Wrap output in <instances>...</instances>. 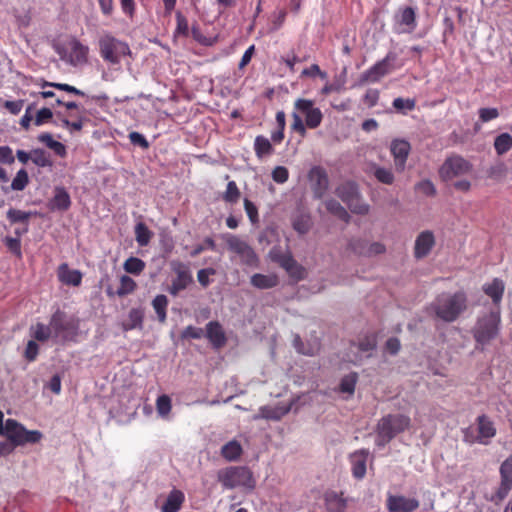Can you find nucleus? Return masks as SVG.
Masks as SVG:
<instances>
[{
	"instance_id": "1",
	"label": "nucleus",
	"mask_w": 512,
	"mask_h": 512,
	"mask_svg": "<svg viewBox=\"0 0 512 512\" xmlns=\"http://www.w3.org/2000/svg\"><path fill=\"white\" fill-rule=\"evenodd\" d=\"M468 298L465 292L442 293L438 295L427 308L428 313L436 318L451 323L466 311Z\"/></svg>"
},
{
	"instance_id": "2",
	"label": "nucleus",
	"mask_w": 512,
	"mask_h": 512,
	"mask_svg": "<svg viewBox=\"0 0 512 512\" xmlns=\"http://www.w3.org/2000/svg\"><path fill=\"white\" fill-rule=\"evenodd\" d=\"M410 417L404 414H387L376 425L375 444L379 448L385 447L398 434L410 426Z\"/></svg>"
},
{
	"instance_id": "3",
	"label": "nucleus",
	"mask_w": 512,
	"mask_h": 512,
	"mask_svg": "<svg viewBox=\"0 0 512 512\" xmlns=\"http://www.w3.org/2000/svg\"><path fill=\"white\" fill-rule=\"evenodd\" d=\"M501 313L493 310L477 318L472 329L474 340L481 345H487L494 340L500 332Z\"/></svg>"
},
{
	"instance_id": "4",
	"label": "nucleus",
	"mask_w": 512,
	"mask_h": 512,
	"mask_svg": "<svg viewBox=\"0 0 512 512\" xmlns=\"http://www.w3.org/2000/svg\"><path fill=\"white\" fill-rule=\"evenodd\" d=\"M98 46L102 59L111 65H119L124 56L131 55L128 43L110 33H104L99 38Z\"/></svg>"
},
{
	"instance_id": "5",
	"label": "nucleus",
	"mask_w": 512,
	"mask_h": 512,
	"mask_svg": "<svg viewBox=\"0 0 512 512\" xmlns=\"http://www.w3.org/2000/svg\"><path fill=\"white\" fill-rule=\"evenodd\" d=\"M217 478L225 489L253 488L255 485L252 472L247 467L242 466L222 469L218 472Z\"/></svg>"
},
{
	"instance_id": "6",
	"label": "nucleus",
	"mask_w": 512,
	"mask_h": 512,
	"mask_svg": "<svg viewBox=\"0 0 512 512\" xmlns=\"http://www.w3.org/2000/svg\"><path fill=\"white\" fill-rule=\"evenodd\" d=\"M4 435L16 446L37 443L43 436L38 430H27L24 425L14 419H7L5 421Z\"/></svg>"
},
{
	"instance_id": "7",
	"label": "nucleus",
	"mask_w": 512,
	"mask_h": 512,
	"mask_svg": "<svg viewBox=\"0 0 512 512\" xmlns=\"http://www.w3.org/2000/svg\"><path fill=\"white\" fill-rule=\"evenodd\" d=\"M336 195L356 214L366 215L369 205L362 201L358 186L354 182H345L337 187Z\"/></svg>"
},
{
	"instance_id": "8",
	"label": "nucleus",
	"mask_w": 512,
	"mask_h": 512,
	"mask_svg": "<svg viewBox=\"0 0 512 512\" xmlns=\"http://www.w3.org/2000/svg\"><path fill=\"white\" fill-rule=\"evenodd\" d=\"M55 342L74 341L78 334V326L72 320H66L65 314L57 310L50 318Z\"/></svg>"
},
{
	"instance_id": "9",
	"label": "nucleus",
	"mask_w": 512,
	"mask_h": 512,
	"mask_svg": "<svg viewBox=\"0 0 512 512\" xmlns=\"http://www.w3.org/2000/svg\"><path fill=\"white\" fill-rule=\"evenodd\" d=\"M228 249L240 257L241 263L250 266L258 267L259 258L254 249L240 237L228 234L225 238Z\"/></svg>"
},
{
	"instance_id": "10",
	"label": "nucleus",
	"mask_w": 512,
	"mask_h": 512,
	"mask_svg": "<svg viewBox=\"0 0 512 512\" xmlns=\"http://www.w3.org/2000/svg\"><path fill=\"white\" fill-rule=\"evenodd\" d=\"M170 267L175 277L167 288L170 295L176 297L181 291L187 289L193 283V275L189 266L179 260L170 262Z\"/></svg>"
},
{
	"instance_id": "11",
	"label": "nucleus",
	"mask_w": 512,
	"mask_h": 512,
	"mask_svg": "<svg viewBox=\"0 0 512 512\" xmlns=\"http://www.w3.org/2000/svg\"><path fill=\"white\" fill-rule=\"evenodd\" d=\"M393 31L396 34H410L417 27L416 8L400 6L393 15Z\"/></svg>"
},
{
	"instance_id": "12",
	"label": "nucleus",
	"mask_w": 512,
	"mask_h": 512,
	"mask_svg": "<svg viewBox=\"0 0 512 512\" xmlns=\"http://www.w3.org/2000/svg\"><path fill=\"white\" fill-rule=\"evenodd\" d=\"M472 165L469 161L459 155H451L446 158L439 169V175L444 181L451 180L469 173Z\"/></svg>"
},
{
	"instance_id": "13",
	"label": "nucleus",
	"mask_w": 512,
	"mask_h": 512,
	"mask_svg": "<svg viewBox=\"0 0 512 512\" xmlns=\"http://www.w3.org/2000/svg\"><path fill=\"white\" fill-rule=\"evenodd\" d=\"M294 108L305 117V124L310 129L317 128L323 119V114L310 99L299 98L294 103Z\"/></svg>"
},
{
	"instance_id": "14",
	"label": "nucleus",
	"mask_w": 512,
	"mask_h": 512,
	"mask_svg": "<svg viewBox=\"0 0 512 512\" xmlns=\"http://www.w3.org/2000/svg\"><path fill=\"white\" fill-rule=\"evenodd\" d=\"M393 58L388 54L382 60L376 62L372 67L363 72L359 79V84L375 83L390 72V62Z\"/></svg>"
},
{
	"instance_id": "15",
	"label": "nucleus",
	"mask_w": 512,
	"mask_h": 512,
	"mask_svg": "<svg viewBox=\"0 0 512 512\" xmlns=\"http://www.w3.org/2000/svg\"><path fill=\"white\" fill-rule=\"evenodd\" d=\"M308 179L311 183L314 197L321 199L329 186V179L325 169L320 166L312 167L308 173Z\"/></svg>"
},
{
	"instance_id": "16",
	"label": "nucleus",
	"mask_w": 512,
	"mask_h": 512,
	"mask_svg": "<svg viewBox=\"0 0 512 512\" xmlns=\"http://www.w3.org/2000/svg\"><path fill=\"white\" fill-rule=\"evenodd\" d=\"M411 150L410 143L404 139H394L390 145V151L394 158V164L398 172H403Z\"/></svg>"
},
{
	"instance_id": "17",
	"label": "nucleus",
	"mask_w": 512,
	"mask_h": 512,
	"mask_svg": "<svg viewBox=\"0 0 512 512\" xmlns=\"http://www.w3.org/2000/svg\"><path fill=\"white\" fill-rule=\"evenodd\" d=\"M386 505L389 512H413L419 507V501L404 495H389Z\"/></svg>"
},
{
	"instance_id": "18",
	"label": "nucleus",
	"mask_w": 512,
	"mask_h": 512,
	"mask_svg": "<svg viewBox=\"0 0 512 512\" xmlns=\"http://www.w3.org/2000/svg\"><path fill=\"white\" fill-rule=\"evenodd\" d=\"M476 424L479 444H490L497 432L494 422L487 415L482 414L476 418Z\"/></svg>"
},
{
	"instance_id": "19",
	"label": "nucleus",
	"mask_w": 512,
	"mask_h": 512,
	"mask_svg": "<svg viewBox=\"0 0 512 512\" xmlns=\"http://www.w3.org/2000/svg\"><path fill=\"white\" fill-rule=\"evenodd\" d=\"M501 482L496 497L503 500L512 489V458H507L500 466Z\"/></svg>"
},
{
	"instance_id": "20",
	"label": "nucleus",
	"mask_w": 512,
	"mask_h": 512,
	"mask_svg": "<svg viewBox=\"0 0 512 512\" xmlns=\"http://www.w3.org/2000/svg\"><path fill=\"white\" fill-rule=\"evenodd\" d=\"M434 245L435 238L433 233L429 230L421 232L415 240L414 256L417 259L426 257Z\"/></svg>"
},
{
	"instance_id": "21",
	"label": "nucleus",
	"mask_w": 512,
	"mask_h": 512,
	"mask_svg": "<svg viewBox=\"0 0 512 512\" xmlns=\"http://www.w3.org/2000/svg\"><path fill=\"white\" fill-rule=\"evenodd\" d=\"M206 337L216 349L223 347L227 341L225 332L218 321H210L206 324Z\"/></svg>"
},
{
	"instance_id": "22",
	"label": "nucleus",
	"mask_w": 512,
	"mask_h": 512,
	"mask_svg": "<svg viewBox=\"0 0 512 512\" xmlns=\"http://www.w3.org/2000/svg\"><path fill=\"white\" fill-rule=\"evenodd\" d=\"M482 290L485 295L491 298L495 306H499L503 299L505 283L500 278H494L491 282L483 284Z\"/></svg>"
},
{
	"instance_id": "23",
	"label": "nucleus",
	"mask_w": 512,
	"mask_h": 512,
	"mask_svg": "<svg viewBox=\"0 0 512 512\" xmlns=\"http://www.w3.org/2000/svg\"><path fill=\"white\" fill-rule=\"evenodd\" d=\"M368 450L361 449L350 455L351 471L355 478L362 479L366 474Z\"/></svg>"
},
{
	"instance_id": "24",
	"label": "nucleus",
	"mask_w": 512,
	"mask_h": 512,
	"mask_svg": "<svg viewBox=\"0 0 512 512\" xmlns=\"http://www.w3.org/2000/svg\"><path fill=\"white\" fill-rule=\"evenodd\" d=\"M49 208L52 211H66L71 206V198L64 187H56L54 195L49 201Z\"/></svg>"
},
{
	"instance_id": "25",
	"label": "nucleus",
	"mask_w": 512,
	"mask_h": 512,
	"mask_svg": "<svg viewBox=\"0 0 512 512\" xmlns=\"http://www.w3.org/2000/svg\"><path fill=\"white\" fill-rule=\"evenodd\" d=\"M292 408V403L288 405H277L275 407L271 406H262L259 408V416L260 418L268 419V420H280L286 414L290 412Z\"/></svg>"
},
{
	"instance_id": "26",
	"label": "nucleus",
	"mask_w": 512,
	"mask_h": 512,
	"mask_svg": "<svg viewBox=\"0 0 512 512\" xmlns=\"http://www.w3.org/2000/svg\"><path fill=\"white\" fill-rule=\"evenodd\" d=\"M29 184V175L26 169L22 168L17 171L10 185H2L1 190L4 194L11 191H23Z\"/></svg>"
},
{
	"instance_id": "27",
	"label": "nucleus",
	"mask_w": 512,
	"mask_h": 512,
	"mask_svg": "<svg viewBox=\"0 0 512 512\" xmlns=\"http://www.w3.org/2000/svg\"><path fill=\"white\" fill-rule=\"evenodd\" d=\"M58 277L62 283L71 286H79L82 281V273L76 269H69L66 263L59 266Z\"/></svg>"
},
{
	"instance_id": "28",
	"label": "nucleus",
	"mask_w": 512,
	"mask_h": 512,
	"mask_svg": "<svg viewBox=\"0 0 512 512\" xmlns=\"http://www.w3.org/2000/svg\"><path fill=\"white\" fill-rule=\"evenodd\" d=\"M69 47L71 50V63L74 65L82 64L87 61V56L89 53L88 46L82 44L78 39L73 38L69 42Z\"/></svg>"
},
{
	"instance_id": "29",
	"label": "nucleus",
	"mask_w": 512,
	"mask_h": 512,
	"mask_svg": "<svg viewBox=\"0 0 512 512\" xmlns=\"http://www.w3.org/2000/svg\"><path fill=\"white\" fill-rule=\"evenodd\" d=\"M184 493L178 489H173L167 496V499L161 507V512H178L184 502Z\"/></svg>"
},
{
	"instance_id": "30",
	"label": "nucleus",
	"mask_w": 512,
	"mask_h": 512,
	"mask_svg": "<svg viewBox=\"0 0 512 512\" xmlns=\"http://www.w3.org/2000/svg\"><path fill=\"white\" fill-rule=\"evenodd\" d=\"M29 332L30 336L35 341L46 342L53 338V329L50 323L46 325L38 322L29 328Z\"/></svg>"
},
{
	"instance_id": "31",
	"label": "nucleus",
	"mask_w": 512,
	"mask_h": 512,
	"mask_svg": "<svg viewBox=\"0 0 512 512\" xmlns=\"http://www.w3.org/2000/svg\"><path fill=\"white\" fill-rule=\"evenodd\" d=\"M278 277L275 274L256 273L251 276L250 283L258 289H270L278 285Z\"/></svg>"
},
{
	"instance_id": "32",
	"label": "nucleus",
	"mask_w": 512,
	"mask_h": 512,
	"mask_svg": "<svg viewBox=\"0 0 512 512\" xmlns=\"http://www.w3.org/2000/svg\"><path fill=\"white\" fill-rule=\"evenodd\" d=\"M325 504L328 512H343L346 507L345 500L335 492L326 494Z\"/></svg>"
},
{
	"instance_id": "33",
	"label": "nucleus",
	"mask_w": 512,
	"mask_h": 512,
	"mask_svg": "<svg viewBox=\"0 0 512 512\" xmlns=\"http://www.w3.org/2000/svg\"><path fill=\"white\" fill-rule=\"evenodd\" d=\"M292 226L299 234H306L312 226L311 216L308 213L295 215L292 219Z\"/></svg>"
},
{
	"instance_id": "34",
	"label": "nucleus",
	"mask_w": 512,
	"mask_h": 512,
	"mask_svg": "<svg viewBox=\"0 0 512 512\" xmlns=\"http://www.w3.org/2000/svg\"><path fill=\"white\" fill-rule=\"evenodd\" d=\"M135 239L139 246H147L153 236V232L146 226L145 223L139 222L135 225Z\"/></svg>"
},
{
	"instance_id": "35",
	"label": "nucleus",
	"mask_w": 512,
	"mask_h": 512,
	"mask_svg": "<svg viewBox=\"0 0 512 512\" xmlns=\"http://www.w3.org/2000/svg\"><path fill=\"white\" fill-rule=\"evenodd\" d=\"M38 140L44 143L48 148L52 149L57 155L64 156L66 154L65 145L53 139L50 133H41Z\"/></svg>"
},
{
	"instance_id": "36",
	"label": "nucleus",
	"mask_w": 512,
	"mask_h": 512,
	"mask_svg": "<svg viewBox=\"0 0 512 512\" xmlns=\"http://www.w3.org/2000/svg\"><path fill=\"white\" fill-rule=\"evenodd\" d=\"M326 209L339 219L349 222L350 215L346 209L335 199H328L324 202Z\"/></svg>"
},
{
	"instance_id": "37",
	"label": "nucleus",
	"mask_w": 512,
	"mask_h": 512,
	"mask_svg": "<svg viewBox=\"0 0 512 512\" xmlns=\"http://www.w3.org/2000/svg\"><path fill=\"white\" fill-rule=\"evenodd\" d=\"M152 306L157 314L158 320L164 323L167 318L168 299L165 295L159 294L152 300Z\"/></svg>"
},
{
	"instance_id": "38",
	"label": "nucleus",
	"mask_w": 512,
	"mask_h": 512,
	"mask_svg": "<svg viewBox=\"0 0 512 512\" xmlns=\"http://www.w3.org/2000/svg\"><path fill=\"white\" fill-rule=\"evenodd\" d=\"M512 148V136L509 133H501L494 140V149L498 155L506 154Z\"/></svg>"
},
{
	"instance_id": "39",
	"label": "nucleus",
	"mask_w": 512,
	"mask_h": 512,
	"mask_svg": "<svg viewBox=\"0 0 512 512\" xmlns=\"http://www.w3.org/2000/svg\"><path fill=\"white\" fill-rule=\"evenodd\" d=\"M254 150L258 158L270 155L273 152V148L269 139L262 135H259L255 138Z\"/></svg>"
},
{
	"instance_id": "40",
	"label": "nucleus",
	"mask_w": 512,
	"mask_h": 512,
	"mask_svg": "<svg viewBox=\"0 0 512 512\" xmlns=\"http://www.w3.org/2000/svg\"><path fill=\"white\" fill-rule=\"evenodd\" d=\"M222 456L229 460V461H234L236 459H238L242 453V447L241 445L233 440V441H230L228 443H226L223 447H222Z\"/></svg>"
},
{
	"instance_id": "41",
	"label": "nucleus",
	"mask_w": 512,
	"mask_h": 512,
	"mask_svg": "<svg viewBox=\"0 0 512 512\" xmlns=\"http://www.w3.org/2000/svg\"><path fill=\"white\" fill-rule=\"evenodd\" d=\"M31 216L32 212L22 211L15 208H10L6 213V217L11 224L23 223L28 225Z\"/></svg>"
},
{
	"instance_id": "42",
	"label": "nucleus",
	"mask_w": 512,
	"mask_h": 512,
	"mask_svg": "<svg viewBox=\"0 0 512 512\" xmlns=\"http://www.w3.org/2000/svg\"><path fill=\"white\" fill-rule=\"evenodd\" d=\"M373 175L380 183L386 185H392L395 180V176L390 168L379 165L373 166Z\"/></svg>"
},
{
	"instance_id": "43",
	"label": "nucleus",
	"mask_w": 512,
	"mask_h": 512,
	"mask_svg": "<svg viewBox=\"0 0 512 512\" xmlns=\"http://www.w3.org/2000/svg\"><path fill=\"white\" fill-rule=\"evenodd\" d=\"M31 161L38 167H50L52 166V161L50 159L49 153H47L44 149H33L31 151Z\"/></svg>"
},
{
	"instance_id": "44",
	"label": "nucleus",
	"mask_w": 512,
	"mask_h": 512,
	"mask_svg": "<svg viewBox=\"0 0 512 512\" xmlns=\"http://www.w3.org/2000/svg\"><path fill=\"white\" fill-rule=\"evenodd\" d=\"M357 380H358V375L355 372H351V373L345 375L340 381V386H339L340 392L352 395L355 391Z\"/></svg>"
},
{
	"instance_id": "45",
	"label": "nucleus",
	"mask_w": 512,
	"mask_h": 512,
	"mask_svg": "<svg viewBox=\"0 0 512 512\" xmlns=\"http://www.w3.org/2000/svg\"><path fill=\"white\" fill-rule=\"evenodd\" d=\"M240 190L235 181H229L225 192L222 195V199L229 204H235L240 199Z\"/></svg>"
},
{
	"instance_id": "46",
	"label": "nucleus",
	"mask_w": 512,
	"mask_h": 512,
	"mask_svg": "<svg viewBox=\"0 0 512 512\" xmlns=\"http://www.w3.org/2000/svg\"><path fill=\"white\" fill-rule=\"evenodd\" d=\"M145 262L137 257H129L124 262V270L130 274L139 275L145 269Z\"/></svg>"
},
{
	"instance_id": "47",
	"label": "nucleus",
	"mask_w": 512,
	"mask_h": 512,
	"mask_svg": "<svg viewBox=\"0 0 512 512\" xmlns=\"http://www.w3.org/2000/svg\"><path fill=\"white\" fill-rule=\"evenodd\" d=\"M143 313L140 309L133 308L128 314V323L124 325V330H132L142 326Z\"/></svg>"
},
{
	"instance_id": "48",
	"label": "nucleus",
	"mask_w": 512,
	"mask_h": 512,
	"mask_svg": "<svg viewBox=\"0 0 512 512\" xmlns=\"http://www.w3.org/2000/svg\"><path fill=\"white\" fill-rule=\"evenodd\" d=\"M171 399L168 395H161L156 400V410L159 416L166 417L171 411Z\"/></svg>"
},
{
	"instance_id": "49",
	"label": "nucleus",
	"mask_w": 512,
	"mask_h": 512,
	"mask_svg": "<svg viewBox=\"0 0 512 512\" xmlns=\"http://www.w3.org/2000/svg\"><path fill=\"white\" fill-rule=\"evenodd\" d=\"M136 288V283L135 281L127 276V275H123L120 279V286L117 290V294L119 296H124V295H127V294H130L132 293Z\"/></svg>"
},
{
	"instance_id": "50",
	"label": "nucleus",
	"mask_w": 512,
	"mask_h": 512,
	"mask_svg": "<svg viewBox=\"0 0 512 512\" xmlns=\"http://www.w3.org/2000/svg\"><path fill=\"white\" fill-rule=\"evenodd\" d=\"M176 21L175 35L187 37L189 35L188 20L180 11L176 12Z\"/></svg>"
},
{
	"instance_id": "51",
	"label": "nucleus",
	"mask_w": 512,
	"mask_h": 512,
	"mask_svg": "<svg viewBox=\"0 0 512 512\" xmlns=\"http://www.w3.org/2000/svg\"><path fill=\"white\" fill-rule=\"evenodd\" d=\"M42 87H54L56 89H59V90H62V91H66V92H69V93H72V94H75V95H78V96H84V92L77 89L76 87L72 86V85H69V84H66V83H55V82H47L45 81L43 84H42Z\"/></svg>"
},
{
	"instance_id": "52",
	"label": "nucleus",
	"mask_w": 512,
	"mask_h": 512,
	"mask_svg": "<svg viewBox=\"0 0 512 512\" xmlns=\"http://www.w3.org/2000/svg\"><path fill=\"white\" fill-rule=\"evenodd\" d=\"M350 249L357 255L366 256L369 243L363 239H352L349 242Z\"/></svg>"
},
{
	"instance_id": "53",
	"label": "nucleus",
	"mask_w": 512,
	"mask_h": 512,
	"mask_svg": "<svg viewBox=\"0 0 512 512\" xmlns=\"http://www.w3.org/2000/svg\"><path fill=\"white\" fill-rule=\"evenodd\" d=\"M39 354V345L37 342L33 339L29 340L27 342L25 351H24V357L27 361L33 362L36 360L37 356Z\"/></svg>"
},
{
	"instance_id": "54",
	"label": "nucleus",
	"mask_w": 512,
	"mask_h": 512,
	"mask_svg": "<svg viewBox=\"0 0 512 512\" xmlns=\"http://www.w3.org/2000/svg\"><path fill=\"white\" fill-rule=\"evenodd\" d=\"M128 138L134 146H138L144 150L149 148V142L145 138V136L137 131H132L129 133Z\"/></svg>"
},
{
	"instance_id": "55",
	"label": "nucleus",
	"mask_w": 512,
	"mask_h": 512,
	"mask_svg": "<svg viewBox=\"0 0 512 512\" xmlns=\"http://www.w3.org/2000/svg\"><path fill=\"white\" fill-rule=\"evenodd\" d=\"M244 209L252 224H256L259 221L258 209L256 205L249 199H244Z\"/></svg>"
},
{
	"instance_id": "56",
	"label": "nucleus",
	"mask_w": 512,
	"mask_h": 512,
	"mask_svg": "<svg viewBox=\"0 0 512 512\" xmlns=\"http://www.w3.org/2000/svg\"><path fill=\"white\" fill-rule=\"evenodd\" d=\"M393 107L398 111H411L415 108V100L409 98L403 99L401 97H398L393 100Z\"/></svg>"
},
{
	"instance_id": "57",
	"label": "nucleus",
	"mask_w": 512,
	"mask_h": 512,
	"mask_svg": "<svg viewBox=\"0 0 512 512\" xmlns=\"http://www.w3.org/2000/svg\"><path fill=\"white\" fill-rule=\"evenodd\" d=\"M293 122L291 125V128L298 132L301 136H304L306 134V124L303 122L301 115L298 111H294L292 113Z\"/></svg>"
},
{
	"instance_id": "58",
	"label": "nucleus",
	"mask_w": 512,
	"mask_h": 512,
	"mask_svg": "<svg viewBox=\"0 0 512 512\" xmlns=\"http://www.w3.org/2000/svg\"><path fill=\"white\" fill-rule=\"evenodd\" d=\"M415 188L426 196H434L436 194V188L434 184L428 179L417 183Z\"/></svg>"
},
{
	"instance_id": "59",
	"label": "nucleus",
	"mask_w": 512,
	"mask_h": 512,
	"mask_svg": "<svg viewBox=\"0 0 512 512\" xmlns=\"http://www.w3.org/2000/svg\"><path fill=\"white\" fill-rule=\"evenodd\" d=\"M289 172L284 166H277L272 171V179L276 183L283 184L288 180Z\"/></svg>"
},
{
	"instance_id": "60",
	"label": "nucleus",
	"mask_w": 512,
	"mask_h": 512,
	"mask_svg": "<svg viewBox=\"0 0 512 512\" xmlns=\"http://www.w3.org/2000/svg\"><path fill=\"white\" fill-rule=\"evenodd\" d=\"M5 245L16 256L21 257V241L19 238L6 237Z\"/></svg>"
},
{
	"instance_id": "61",
	"label": "nucleus",
	"mask_w": 512,
	"mask_h": 512,
	"mask_svg": "<svg viewBox=\"0 0 512 512\" xmlns=\"http://www.w3.org/2000/svg\"><path fill=\"white\" fill-rule=\"evenodd\" d=\"M15 161L13 150L9 146H0V163L11 165Z\"/></svg>"
},
{
	"instance_id": "62",
	"label": "nucleus",
	"mask_w": 512,
	"mask_h": 512,
	"mask_svg": "<svg viewBox=\"0 0 512 512\" xmlns=\"http://www.w3.org/2000/svg\"><path fill=\"white\" fill-rule=\"evenodd\" d=\"M463 441L467 444H479V437L472 426L462 429Z\"/></svg>"
},
{
	"instance_id": "63",
	"label": "nucleus",
	"mask_w": 512,
	"mask_h": 512,
	"mask_svg": "<svg viewBox=\"0 0 512 512\" xmlns=\"http://www.w3.org/2000/svg\"><path fill=\"white\" fill-rule=\"evenodd\" d=\"M499 116L497 108H481L479 110V118L482 122H488Z\"/></svg>"
},
{
	"instance_id": "64",
	"label": "nucleus",
	"mask_w": 512,
	"mask_h": 512,
	"mask_svg": "<svg viewBox=\"0 0 512 512\" xmlns=\"http://www.w3.org/2000/svg\"><path fill=\"white\" fill-rule=\"evenodd\" d=\"M215 273L213 268L200 269L197 273V279L201 286L207 287L210 284V276Z\"/></svg>"
}]
</instances>
